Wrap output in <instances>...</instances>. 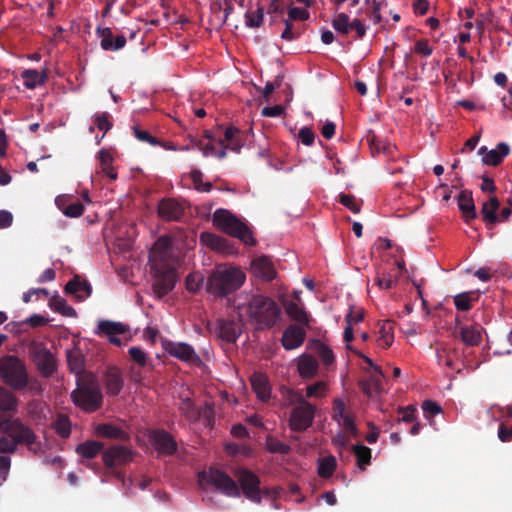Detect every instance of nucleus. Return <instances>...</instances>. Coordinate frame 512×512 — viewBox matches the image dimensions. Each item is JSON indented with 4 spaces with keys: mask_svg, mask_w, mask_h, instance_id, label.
<instances>
[{
    "mask_svg": "<svg viewBox=\"0 0 512 512\" xmlns=\"http://www.w3.org/2000/svg\"><path fill=\"white\" fill-rule=\"evenodd\" d=\"M150 269L154 273L153 291L158 298L171 293L175 287L176 258L170 236H160L149 252Z\"/></svg>",
    "mask_w": 512,
    "mask_h": 512,
    "instance_id": "1",
    "label": "nucleus"
},
{
    "mask_svg": "<svg viewBox=\"0 0 512 512\" xmlns=\"http://www.w3.org/2000/svg\"><path fill=\"white\" fill-rule=\"evenodd\" d=\"M283 397V406L292 407L290 417H288V428L293 432H304L311 428L316 406L306 400L305 396L292 388H281Z\"/></svg>",
    "mask_w": 512,
    "mask_h": 512,
    "instance_id": "2",
    "label": "nucleus"
},
{
    "mask_svg": "<svg viewBox=\"0 0 512 512\" xmlns=\"http://www.w3.org/2000/svg\"><path fill=\"white\" fill-rule=\"evenodd\" d=\"M246 281V274L235 266L221 265L206 280V291L216 297H226L239 290Z\"/></svg>",
    "mask_w": 512,
    "mask_h": 512,
    "instance_id": "3",
    "label": "nucleus"
},
{
    "mask_svg": "<svg viewBox=\"0 0 512 512\" xmlns=\"http://www.w3.org/2000/svg\"><path fill=\"white\" fill-rule=\"evenodd\" d=\"M75 406L86 413H94L103 405L99 380L93 373H84L76 380V388L71 392Z\"/></svg>",
    "mask_w": 512,
    "mask_h": 512,
    "instance_id": "4",
    "label": "nucleus"
},
{
    "mask_svg": "<svg viewBox=\"0 0 512 512\" xmlns=\"http://www.w3.org/2000/svg\"><path fill=\"white\" fill-rule=\"evenodd\" d=\"M247 315L257 330L273 328L281 319V307L273 298L264 295H254L247 304Z\"/></svg>",
    "mask_w": 512,
    "mask_h": 512,
    "instance_id": "5",
    "label": "nucleus"
},
{
    "mask_svg": "<svg viewBox=\"0 0 512 512\" xmlns=\"http://www.w3.org/2000/svg\"><path fill=\"white\" fill-rule=\"evenodd\" d=\"M213 226L224 234L238 238L248 246H255L256 240L249 227L228 209H218L212 216Z\"/></svg>",
    "mask_w": 512,
    "mask_h": 512,
    "instance_id": "6",
    "label": "nucleus"
},
{
    "mask_svg": "<svg viewBox=\"0 0 512 512\" xmlns=\"http://www.w3.org/2000/svg\"><path fill=\"white\" fill-rule=\"evenodd\" d=\"M0 380L12 390L26 389L29 383V375L25 362L18 356H1Z\"/></svg>",
    "mask_w": 512,
    "mask_h": 512,
    "instance_id": "7",
    "label": "nucleus"
},
{
    "mask_svg": "<svg viewBox=\"0 0 512 512\" xmlns=\"http://www.w3.org/2000/svg\"><path fill=\"white\" fill-rule=\"evenodd\" d=\"M0 431L19 446L34 450L39 445L38 436L26 423L19 418L3 417L0 419Z\"/></svg>",
    "mask_w": 512,
    "mask_h": 512,
    "instance_id": "8",
    "label": "nucleus"
},
{
    "mask_svg": "<svg viewBox=\"0 0 512 512\" xmlns=\"http://www.w3.org/2000/svg\"><path fill=\"white\" fill-rule=\"evenodd\" d=\"M199 479L207 482L222 495L239 497L240 489L235 480L227 473L217 468H210L208 471H201Z\"/></svg>",
    "mask_w": 512,
    "mask_h": 512,
    "instance_id": "9",
    "label": "nucleus"
},
{
    "mask_svg": "<svg viewBox=\"0 0 512 512\" xmlns=\"http://www.w3.org/2000/svg\"><path fill=\"white\" fill-rule=\"evenodd\" d=\"M235 477L238 479L242 494L253 503H261L260 479L255 472L240 468L235 470Z\"/></svg>",
    "mask_w": 512,
    "mask_h": 512,
    "instance_id": "10",
    "label": "nucleus"
},
{
    "mask_svg": "<svg viewBox=\"0 0 512 512\" xmlns=\"http://www.w3.org/2000/svg\"><path fill=\"white\" fill-rule=\"evenodd\" d=\"M331 418L352 437L357 436L358 429L355 423V414L339 397L334 398L332 401Z\"/></svg>",
    "mask_w": 512,
    "mask_h": 512,
    "instance_id": "11",
    "label": "nucleus"
},
{
    "mask_svg": "<svg viewBox=\"0 0 512 512\" xmlns=\"http://www.w3.org/2000/svg\"><path fill=\"white\" fill-rule=\"evenodd\" d=\"M31 360L38 372L44 378H49L56 372V360L53 354L42 343H35L31 348Z\"/></svg>",
    "mask_w": 512,
    "mask_h": 512,
    "instance_id": "12",
    "label": "nucleus"
},
{
    "mask_svg": "<svg viewBox=\"0 0 512 512\" xmlns=\"http://www.w3.org/2000/svg\"><path fill=\"white\" fill-rule=\"evenodd\" d=\"M148 439L159 455H173L177 451L175 439L165 430L149 432Z\"/></svg>",
    "mask_w": 512,
    "mask_h": 512,
    "instance_id": "13",
    "label": "nucleus"
},
{
    "mask_svg": "<svg viewBox=\"0 0 512 512\" xmlns=\"http://www.w3.org/2000/svg\"><path fill=\"white\" fill-rule=\"evenodd\" d=\"M133 459V452L127 446H110L102 453V461L107 468L130 463Z\"/></svg>",
    "mask_w": 512,
    "mask_h": 512,
    "instance_id": "14",
    "label": "nucleus"
},
{
    "mask_svg": "<svg viewBox=\"0 0 512 512\" xmlns=\"http://www.w3.org/2000/svg\"><path fill=\"white\" fill-rule=\"evenodd\" d=\"M158 217L164 221H180L184 217V203L172 198L159 201L157 209Z\"/></svg>",
    "mask_w": 512,
    "mask_h": 512,
    "instance_id": "15",
    "label": "nucleus"
},
{
    "mask_svg": "<svg viewBox=\"0 0 512 512\" xmlns=\"http://www.w3.org/2000/svg\"><path fill=\"white\" fill-rule=\"evenodd\" d=\"M165 350L168 355L185 363L200 364L201 358L195 353L194 348L184 342H167Z\"/></svg>",
    "mask_w": 512,
    "mask_h": 512,
    "instance_id": "16",
    "label": "nucleus"
},
{
    "mask_svg": "<svg viewBox=\"0 0 512 512\" xmlns=\"http://www.w3.org/2000/svg\"><path fill=\"white\" fill-rule=\"evenodd\" d=\"M96 34L101 38L100 47L104 51H118L124 48L127 44V39L123 35L113 37L112 30L110 28H98Z\"/></svg>",
    "mask_w": 512,
    "mask_h": 512,
    "instance_id": "17",
    "label": "nucleus"
},
{
    "mask_svg": "<svg viewBox=\"0 0 512 512\" xmlns=\"http://www.w3.org/2000/svg\"><path fill=\"white\" fill-rule=\"evenodd\" d=\"M250 268L256 277L266 282L275 278L276 271L274 265L267 256H260L252 260Z\"/></svg>",
    "mask_w": 512,
    "mask_h": 512,
    "instance_id": "18",
    "label": "nucleus"
},
{
    "mask_svg": "<svg viewBox=\"0 0 512 512\" xmlns=\"http://www.w3.org/2000/svg\"><path fill=\"white\" fill-rule=\"evenodd\" d=\"M305 340V331L302 327L290 325L282 335V345L286 350L299 348Z\"/></svg>",
    "mask_w": 512,
    "mask_h": 512,
    "instance_id": "19",
    "label": "nucleus"
},
{
    "mask_svg": "<svg viewBox=\"0 0 512 512\" xmlns=\"http://www.w3.org/2000/svg\"><path fill=\"white\" fill-rule=\"evenodd\" d=\"M217 333L222 341L235 343L241 333L239 324L229 319H219L217 321Z\"/></svg>",
    "mask_w": 512,
    "mask_h": 512,
    "instance_id": "20",
    "label": "nucleus"
},
{
    "mask_svg": "<svg viewBox=\"0 0 512 512\" xmlns=\"http://www.w3.org/2000/svg\"><path fill=\"white\" fill-rule=\"evenodd\" d=\"M64 290L81 301L89 298L92 293L91 284L86 280H82L78 275H75L73 279L66 283Z\"/></svg>",
    "mask_w": 512,
    "mask_h": 512,
    "instance_id": "21",
    "label": "nucleus"
},
{
    "mask_svg": "<svg viewBox=\"0 0 512 512\" xmlns=\"http://www.w3.org/2000/svg\"><path fill=\"white\" fill-rule=\"evenodd\" d=\"M201 243L207 245L214 251H219L226 254H231L233 252V246L229 242L228 239L223 238L217 234L212 233H202L200 236Z\"/></svg>",
    "mask_w": 512,
    "mask_h": 512,
    "instance_id": "22",
    "label": "nucleus"
},
{
    "mask_svg": "<svg viewBox=\"0 0 512 512\" xmlns=\"http://www.w3.org/2000/svg\"><path fill=\"white\" fill-rule=\"evenodd\" d=\"M251 387L259 400L267 402L270 399L271 387L267 376L262 372H255L250 378Z\"/></svg>",
    "mask_w": 512,
    "mask_h": 512,
    "instance_id": "23",
    "label": "nucleus"
},
{
    "mask_svg": "<svg viewBox=\"0 0 512 512\" xmlns=\"http://www.w3.org/2000/svg\"><path fill=\"white\" fill-rule=\"evenodd\" d=\"M458 207L462 213V217H464L467 223L470 220L476 219V207L473 200V194L470 191L464 190L459 193Z\"/></svg>",
    "mask_w": 512,
    "mask_h": 512,
    "instance_id": "24",
    "label": "nucleus"
},
{
    "mask_svg": "<svg viewBox=\"0 0 512 512\" xmlns=\"http://www.w3.org/2000/svg\"><path fill=\"white\" fill-rule=\"evenodd\" d=\"M13 390L0 386V412L15 414L18 412L19 399Z\"/></svg>",
    "mask_w": 512,
    "mask_h": 512,
    "instance_id": "25",
    "label": "nucleus"
},
{
    "mask_svg": "<svg viewBox=\"0 0 512 512\" xmlns=\"http://www.w3.org/2000/svg\"><path fill=\"white\" fill-rule=\"evenodd\" d=\"M104 384H106L107 393L110 396H118L123 388V379L121 372L116 367H111L104 375Z\"/></svg>",
    "mask_w": 512,
    "mask_h": 512,
    "instance_id": "26",
    "label": "nucleus"
},
{
    "mask_svg": "<svg viewBox=\"0 0 512 512\" xmlns=\"http://www.w3.org/2000/svg\"><path fill=\"white\" fill-rule=\"evenodd\" d=\"M95 433L97 436L104 439H118L120 441H128L130 439L128 433L110 423H100L96 425Z\"/></svg>",
    "mask_w": 512,
    "mask_h": 512,
    "instance_id": "27",
    "label": "nucleus"
},
{
    "mask_svg": "<svg viewBox=\"0 0 512 512\" xmlns=\"http://www.w3.org/2000/svg\"><path fill=\"white\" fill-rule=\"evenodd\" d=\"M459 338L468 347L478 346L481 342L479 326H459Z\"/></svg>",
    "mask_w": 512,
    "mask_h": 512,
    "instance_id": "28",
    "label": "nucleus"
},
{
    "mask_svg": "<svg viewBox=\"0 0 512 512\" xmlns=\"http://www.w3.org/2000/svg\"><path fill=\"white\" fill-rule=\"evenodd\" d=\"M510 151L507 143H498L493 150L487 152L483 157V162L487 166L496 167L502 163Z\"/></svg>",
    "mask_w": 512,
    "mask_h": 512,
    "instance_id": "29",
    "label": "nucleus"
},
{
    "mask_svg": "<svg viewBox=\"0 0 512 512\" xmlns=\"http://www.w3.org/2000/svg\"><path fill=\"white\" fill-rule=\"evenodd\" d=\"M104 448V444L100 441L89 440L76 446V454L85 459H93L100 454Z\"/></svg>",
    "mask_w": 512,
    "mask_h": 512,
    "instance_id": "30",
    "label": "nucleus"
},
{
    "mask_svg": "<svg viewBox=\"0 0 512 512\" xmlns=\"http://www.w3.org/2000/svg\"><path fill=\"white\" fill-rule=\"evenodd\" d=\"M48 306L51 310H53L56 313L61 314L62 316L66 317H76V311L73 308V306H70L66 303V300L63 299L61 296L55 294L51 298H49Z\"/></svg>",
    "mask_w": 512,
    "mask_h": 512,
    "instance_id": "31",
    "label": "nucleus"
},
{
    "mask_svg": "<svg viewBox=\"0 0 512 512\" xmlns=\"http://www.w3.org/2000/svg\"><path fill=\"white\" fill-rule=\"evenodd\" d=\"M319 364L314 357L305 355L301 356L298 370L302 378L311 379L318 373Z\"/></svg>",
    "mask_w": 512,
    "mask_h": 512,
    "instance_id": "32",
    "label": "nucleus"
},
{
    "mask_svg": "<svg viewBox=\"0 0 512 512\" xmlns=\"http://www.w3.org/2000/svg\"><path fill=\"white\" fill-rule=\"evenodd\" d=\"M499 209V200L496 197H491L489 201L484 202L480 214H482L483 220L488 225H495L498 222V216L496 214Z\"/></svg>",
    "mask_w": 512,
    "mask_h": 512,
    "instance_id": "33",
    "label": "nucleus"
},
{
    "mask_svg": "<svg viewBox=\"0 0 512 512\" xmlns=\"http://www.w3.org/2000/svg\"><path fill=\"white\" fill-rule=\"evenodd\" d=\"M286 314L289 318L301 324L303 326L309 325V315H307L306 311L302 306L295 302H288L285 305Z\"/></svg>",
    "mask_w": 512,
    "mask_h": 512,
    "instance_id": "34",
    "label": "nucleus"
},
{
    "mask_svg": "<svg viewBox=\"0 0 512 512\" xmlns=\"http://www.w3.org/2000/svg\"><path fill=\"white\" fill-rule=\"evenodd\" d=\"M52 428L62 439H67L71 436L72 423L65 413L57 414L55 421L52 423Z\"/></svg>",
    "mask_w": 512,
    "mask_h": 512,
    "instance_id": "35",
    "label": "nucleus"
},
{
    "mask_svg": "<svg viewBox=\"0 0 512 512\" xmlns=\"http://www.w3.org/2000/svg\"><path fill=\"white\" fill-rule=\"evenodd\" d=\"M128 332V327L117 322L109 320H101L98 324V331L96 333L105 335L107 337L124 334Z\"/></svg>",
    "mask_w": 512,
    "mask_h": 512,
    "instance_id": "36",
    "label": "nucleus"
},
{
    "mask_svg": "<svg viewBox=\"0 0 512 512\" xmlns=\"http://www.w3.org/2000/svg\"><path fill=\"white\" fill-rule=\"evenodd\" d=\"M67 365L71 372L76 375V379L84 373H92L84 371V359L80 351L77 350L67 352Z\"/></svg>",
    "mask_w": 512,
    "mask_h": 512,
    "instance_id": "37",
    "label": "nucleus"
},
{
    "mask_svg": "<svg viewBox=\"0 0 512 512\" xmlns=\"http://www.w3.org/2000/svg\"><path fill=\"white\" fill-rule=\"evenodd\" d=\"M21 78L24 79L25 87L33 89L39 85L44 84L47 79V76L45 71L39 72L37 70L29 69L22 71Z\"/></svg>",
    "mask_w": 512,
    "mask_h": 512,
    "instance_id": "38",
    "label": "nucleus"
},
{
    "mask_svg": "<svg viewBox=\"0 0 512 512\" xmlns=\"http://www.w3.org/2000/svg\"><path fill=\"white\" fill-rule=\"evenodd\" d=\"M132 132H134V136L140 142H144V143H147L152 146L161 145L165 149L175 150L173 145L161 143V141H159L157 138H155L151 133H149L146 130H142L138 126L132 127Z\"/></svg>",
    "mask_w": 512,
    "mask_h": 512,
    "instance_id": "39",
    "label": "nucleus"
},
{
    "mask_svg": "<svg viewBox=\"0 0 512 512\" xmlns=\"http://www.w3.org/2000/svg\"><path fill=\"white\" fill-rule=\"evenodd\" d=\"M378 341H382L385 349L390 348L394 341V322L386 320L379 327Z\"/></svg>",
    "mask_w": 512,
    "mask_h": 512,
    "instance_id": "40",
    "label": "nucleus"
},
{
    "mask_svg": "<svg viewBox=\"0 0 512 512\" xmlns=\"http://www.w3.org/2000/svg\"><path fill=\"white\" fill-rule=\"evenodd\" d=\"M98 159L100 161L101 172L104 173L106 176L110 177V179L116 180L118 175L117 172L114 171L112 166L113 157L111 153L107 150H101L98 153Z\"/></svg>",
    "mask_w": 512,
    "mask_h": 512,
    "instance_id": "41",
    "label": "nucleus"
},
{
    "mask_svg": "<svg viewBox=\"0 0 512 512\" xmlns=\"http://www.w3.org/2000/svg\"><path fill=\"white\" fill-rule=\"evenodd\" d=\"M352 453L356 456L357 466L360 470H365L366 466L370 464L371 450L364 445L351 446Z\"/></svg>",
    "mask_w": 512,
    "mask_h": 512,
    "instance_id": "42",
    "label": "nucleus"
},
{
    "mask_svg": "<svg viewBox=\"0 0 512 512\" xmlns=\"http://www.w3.org/2000/svg\"><path fill=\"white\" fill-rule=\"evenodd\" d=\"M265 447L268 452L273 454L286 455L291 451V446L285 444L279 439L268 435L265 440Z\"/></svg>",
    "mask_w": 512,
    "mask_h": 512,
    "instance_id": "43",
    "label": "nucleus"
},
{
    "mask_svg": "<svg viewBox=\"0 0 512 512\" xmlns=\"http://www.w3.org/2000/svg\"><path fill=\"white\" fill-rule=\"evenodd\" d=\"M264 23V8L259 6L255 11L248 10L245 14V24L248 28L256 29Z\"/></svg>",
    "mask_w": 512,
    "mask_h": 512,
    "instance_id": "44",
    "label": "nucleus"
},
{
    "mask_svg": "<svg viewBox=\"0 0 512 512\" xmlns=\"http://www.w3.org/2000/svg\"><path fill=\"white\" fill-rule=\"evenodd\" d=\"M178 408H180L181 413H183L185 418L190 422L199 421V412H197L199 408L195 406L190 398L183 399Z\"/></svg>",
    "mask_w": 512,
    "mask_h": 512,
    "instance_id": "45",
    "label": "nucleus"
},
{
    "mask_svg": "<svg viewBox=\"0 0 512 512\" xmlns=\"http://www.w3.org/2000/svg\"><path fill=\"white\" fill-rule=\"evenodd\" d=\"M337 467V463L333 456L324 457L318 467V474L323 479H328L332 476L335 468Z\"/></svg>",
    "mask_w": 512,
    "mask_h": 512,
    "instance_id": "46",
    "label": "nucleus"
},
{
    "mask_svg": "<svg viewBox=\"0 0 512 512\" xmlns=\"http://www.w3.org/2000/svg\"><path fill=\"white\" fill-rule=\"evenodd\" d=\"M328 386L324 381H317L306 387L305 397L322 398L327 396Z\"/></svg>",
    "mask_w": 512,
    "mask_h": 512,
    "instance_id": "47",
    "label": "nucleus"
},
{
    "mask_svg": "<svg viewBox=\"0 0 512 512\" xmlns=\"http://www.w3.org/2000/svg\"><path fill=\"white\" fill-rule=\"evenodd\" d=\"M128 355L139 367H145L151 362L147 353L139 347H130L128 349Z\"/></svg>",
    "mask_w": 512,
    "mask_h": 512,
    "instance_id": "48",
    "label": "nucleus"
},
{
    "mask_svg": "<svg viewBox=\"0 0 512 512\" xmlns=\"http://www.w3.org/2000/svg\"><path fill=\"white\" fill-rule=\"evenodd\" d=\"M315 352H317L323 364L330 365L334 362V355L331 348L320 340L315 341Z\"/></svg>",
    "mask_w": 512,
    "mask_h": 512,
    "instance_id": "49",
    "label": "nucleus"
},
{
    "mask_svg": "<svg viewBox=\"0 0 512 512\" xmlns=\"http://www.w3.org/2000/svg\"><path fill=\"white\" fill-rule=\"evenodd\" d=\"M331 24L333 29L341 34L346 35L350 31V22L348 14H337L336 17H334V19L332 20Z\"/></svg>",
    "mask_w": 512,
    "mask_h": 512,
    "instance_id": "50",
    "label": "nucleus"
},
{
    "mask_svg": "<svg viewBox=\"0 0 512 512\" xmlns=\"http://www.w3.org/2000/svg\"><path fill=\"white\" fill-rule=\"evenodd\" d=\"M56 203L60 209H62L63 214L68 218H79L82 216L84 212V206L80 201H75L71 204H68L66 207L62 208L59 204V200H56Z\"/></svg>",
    "mask_w": 512,
    "mask_h": 512,
    "instance_id": "51",
    "label": "nucleus"
},
{
    "mask_svg": "<svg viewBox=\"0 0 512 512\" xmlns=\"http://www.w3.org/2000/svg\"><path fill=\"white\" fill-rule=\"evenodd\" d=\"M194 188L199 192L209 193L212 189L210 182L203 183L202 172L199 169H193L190 173Z\"/></svg>",
    "mask_w": 512,
    "mask_h": 512,
    "instance_id": "52",
    "label": "nucleus"
},
{
    "mask_svg": "<svg viewBox=\"0 0 512 512\" xmlns=\"http://www.w3.org/2000/svg\"><path fill=\"white\" fill-rule=\"evenodd\" d=\"M217 142H208L206 144L203 143L202 140L191 137V144L200 150L204 157H209L215 154L217 147L215 146Z\"/></svg>",
    "mask_w": 512,
    "mask_h": 512,
    "instance_id": "53",
    "label": "nucleus"
},
{
    "mask_svg": "<svg viewBox=\"0 0 512 512\" xmlns=\"http://www.w3.org/2000/svg\"><path fill=\"white\" fill-rule=\"evenodd\" d=\"M199 420L202 418L206 425L212 427L214 423V404L211 402H205L201 408L198 409Z\"/></svg>",
    "mask_w": 512,
    "mask_h": 512,
    "instance_id": "54",
    "label": "nucleus"
},
{
    "mask_svg": "<svg viewBox=\"0 0 512 512\" xmlns=\"http://www.w3.org/2000/svg\"><path fill=\"white\" fill-rule=\"evenodd\" d=\"M203 284L202 274L192 273L186 276L185 286L186 290L191 292L199 291Z\"/></svg>",
    "mask_w": 512,
    "mask_h": 512,
    "instance_id": "55",
    "label": "nucleus"
},
{
    "mask_svg": "<svg viewBox=\"0 0 512 512\" xmlns=\"http://www.w3.org/2000/svg\"><path fill=\"white\" fill-rule=\"evenodd\" d=\"M94 123L96 128L107 133L112 128V123L110 121V114L107 112H102L95 114Z\"/></svg>",
    "mask_w": 512,
    "mask_h": 512,
    "instance_id": "56",
    "label": "nucleus"
},
{
    "mask_svg": "<svg viewBox=\"0 0 512 512\" xmlns=\"http://www.w3.org/2000/svg\"><path fill=\"white\" fill-rule=\"evenodd\" d=\"M470 295V292H462L454 297L455 307L458 311H468L471 308Z\"/></svg>",
    "mask_w": 512,
    "mask_h": 512,
    "instance_id": "57",
    "label": "nucleus"
},
{
    "mask_svg": "<svg viewBox=\"0 0 512 512\" xmlns=\"http://www.w3.org/2000/svg\"><path fill=\"white\" fill-rule=\"evenodd\" d=\"M339 201L346 208L350 209L352 213H359L360 205L357 203V200L354 195L340 193Z\"/></svg>",
    "mask_w": 512,
    "mask_h": 512,
    "instance_id": "58",
    "label": "nucleus"
},
{
    "mask_svg": "<svg viewBox=\"0 0 512 512\" xmlns=\"http://www.w3.org/2000/svg\"><path fill=\"white\" fill-rule=\"evenodd\" d=\"M422 410L424 415H426L427 418L432 417L434 415H437L442 412V408L439 403L427 399L424 400L422 403Z\"/></svg>",
    "mask_w": 512,
    "mask_h": 512,
    "instance_id": "59",
    "label": "nucleus"
},
{
    "mask_svg": "<svg viewBox=\"0 0 512 512\" xmlns=\"http://www.w3.org/2000/svg\"><path fill=\"white\" fill-rule=\"evenodd\" d=\"M18 444L7 436L0 438V453L1 454H14L17 452Z\"/></svg>",
    "mask_w": 512,
    "mask_h": 512,
    "instance_id": "60",
    "label": "nucleus"
},
{
    "mask_svg": "<svg viewBox=\"0 0 512 512\" xmlns=\"http://www.w3.org/2000/svg\"><path fill=\"white\" fill-rule=\"evenodd\" d=\"M413 51L415 54L428 57L432 55L433 48L429 45L428 39H420L415 42Z\"/></svg>",
    "mask_w": 512,
    "mask_h": 512,
    "instance_id": "61",
    "label": "nucleus"
},
{
    "mask_svg": "<svg viewBox=\"0 0 512 512\" xmlns=\"http://www.w3.org/2000/svg\"><path fill=\"white\" fill-rule=\"evenodd\" d=\"M368 143L373 153H389L391 150V144H385L375 136L368 138Z\"/></svg>",
    "mask_w": 512,
    "mask_h": 512,
    "instance_id": "62",
    "label": "nucleus"
},
{
    "mask_svg": "<svg viewBox=\"0 0 512 512\" xmlns=\"http://www.w3.org/2000/svg\"><path fill=\"white\" fill-rule=\"evenodd\" d=\"M226 451L230 455H250L251 449L249 446L240 445L237 443H228L226 445Z\"/></svg>",
    "mask_w": 512,
    "mask_h": 512,
    "instance_id": "63",
    "label": "nucleus"
},
{
    "mask_svg": "<svg viewBox=\"0 0 512 512\" xmlns=\"http://www.w3.org/2000/svg\"><path fill=\"white\" fill-rule=\"evenodd\" d=\"M380 377L379 375L370 378V381L364 382L362 384V389L364 393L368 396H371L373 391L378 392L380 389Z\"/></svg>",
    "mask_w": 512,
    "mask_h": 512,
    "instance_id": "64",
    "label": "nucleus"
}]
</instances>
